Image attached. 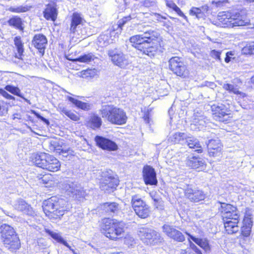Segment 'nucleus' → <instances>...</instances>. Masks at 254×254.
<instances>
[{"instance_id":"nucleus-1","label":"nucleus","mask_w":254,"mask_h":254,"mask_svg":"<svg viewBox=\"0 0 254 254\" xmlns=\"http://www.w3.org/2000/svg\"><path fill=\"white\" fill-rule=\"evenodd\" d=\"M140 28L138 26L137 29L143 33L131 36L129 41L131 46L142 55L152 58L156 55L160 47V44L158 41L160 35L156 30L148 29V25H144L143 29Z\"/></svg>"},{"instance_id":"nucleus-2","label":"nucleus","mask_w":254,"mask_h":254,"mask_svg":"<svg viewBox=\"0 0 254 254\" xmlns=\"http://www.w3.org/2000/svg\"><path fill=\"white\" fill-rule=\"evenodd\" d=\"M66 203L65 200L53 196L43 201V210L50 219H61L67 211L65 206Z\"/></svg>"},{"instance_id":"nucleus-3","label":"nucleus","mask_w":254,"mask_h":254,"mask_svg":"<svg viewBox=\"0 0 254 254\" xmlns=\"http://www.w3.org/2000/svg\"><path fill=\"white\" fill-rule=\"evenodd\" d=\"M125 223L123 221L105 218L100 223L101 233L112 240H117L125 231Z\"/></svg>"},{"instance_id":"nucleus-4","label":"nucleus","mask_w":254,"mask_h":254,"mask_svg":"<svg viewBox=\"0 0 254 254\" xmlns=\"http://www.w3.org/2000/svg\"><path fill=\"white\" fill-rule=\"evenodd\" d=\"M99 113L103 119L114 125H124L127 119L126 112L122 109L113 105H102Z\"/></svg>"},{"instance_id":"nucleus-5","label":"nucleus","mask_w":254,"mask_h":254,"mask_svg":"<svg viewBox=\"0 0 254 254\" xmlns=\"http://www.w3.org/2000/svg\"><path fill=\"white\" fill-rule=\"evenodd\" d=\"M0 237L5 247L11 251L20 247V242L15 229L6 223L0 225Z\"/></svg>"},{"instance_id":"nucleus-6","label":"nucleus","mask_w":254,"mask_h":254,"mask_svg":"<svg viewBox=\"0 0 254 254\" xmlns=\"http://www.w3.org/2000/svg\"><path fill=\"white\" fill-rule=\"evenodd\" d=\"M137 234L144 244L148 246H158L162 244L164 240L161 234L156 230L146 226L138 229Z\"/></svg>"},{"instance_id":"nucleus-7","label":"nucleus","mask_w":254,"mask_h":254,"mask_svg":"<svg viewBox=\"0 0 254 254\" xmlns=\"http://www.w3.org/2000/svg\"><path fill=\"white\" fill-rule=\"evenodd\" d=\"M100 180V189L108 193L114 192L119 184L118 177L111 170L101 172Z\"/></svg>"},{"instance_id":"nucleus-8","label":"nucleus","mask_w":254,"mask_h":254,"mask_svg":"<svg viewBox=\"0 0 254 254\" xmlns=\"http://www.w3.org/2000/svg\"><path fill=\"white\" fill-rule=\"evenodd\" d=\"M107 54L115 65L123 69L128 68L130 66L131 62L128 56L124 54L120 48H111L108 51Z\"/></svg>"},{"instance_id":"nucleus-9","label":"nucleus","mask_w":254,"mask_h":254,"mask_svg":"<svg viewBox=\"0 0 254 254\" xmlns=\"http://www.w3.org/2000/svg\"><path fill=\"white\" fill-rule=\"evenodd\" d=\"M60 187L69 196L80 200L84 197L85 192L80 185L72 179L66 178L61 181Z\"/></svg>"},{"instance_id":"nucleus-10","label":"nucleus","mask_w":254,"mask_h":254,"mask_svg":"<svg viewBox=\"0 0 254 254\" xmlns=\"http://www.w3.org/2000/svg\"><path fill=\"white\" fill-rule=\"evenodd\" d=\"M168 62L169 69L174 74L182 78H186L189 76V70L182 58L178 56L172 57Z\"/></svg>"},{"instance_id":"nucleus-11","label":"nucleus","mask_w":254,"mask_h":254,"mask_svg":"<svg viewBox=\"0 0 254 254\" xmlns=\"http://www.w3.org/2000/svg\"><path fill=\"white\" fill-rule=\"evenodd\" d=\"M217 203L220 205L218 209L219 212L221 214L223 220H233L235 221L239 219L240 216V211L236 206L220 201H218Z\"/></svg>"},{"instance_id":"nucleus-12","label":"nucleus","mask_w":254,"mask_h":254,"mask_svg":"<svg viewBox=\"0 0 254 254\" xmlns=\"http://www.w3.org/2000/svg\"><path fill=\"white\" fill-rule=\"evenodd\" d=\"M208 139L206 142L208 149V153L210 156L218 157L221 154L223 145L220 140L212 132H208L206 134Z\"/></svg>"},{"instance_id":"nucleus-13","label":"nucleus","mask_w":254,"mask_h":254,"mask_svg":"<svg viewBox=\"0 0 254 254\" xmlns=\"http://www.w3.org/2000/svg\"><path fill=\"white\" fill-rule=\"evenodd\" d=\"M211 109L214 120L225 124L229 122L231 118L230 110L225 105L213 104L211 106Z\"/></svg>"},{"instance_id":"nucleus-14","label":"nucleus","mask_w":254,"mask_h":254,"mask_svg":"<svg viewBox=\"0 0 254 254\" xmlns=\"http://www.w3.org/2000/svg\"><path fill=\"white\" fill-rule=\"evenodd\" d=\"M185 197L190 202L197 203L206 198V194L203 190L192 184H188L184 189Z\"/></svg>"},{"instance_id":"nucleus-15","label":"nucleus","mask_w":254,"mask_h":254,"mask_svg":"<svg viewBox=\"0 0 254 254\" xmlns=\"http://www.w3.org/2000/svg\"><path fill=\"white\" fill-rule=\"evenodd\" d=\"M162 232L169 238L177 242H184L185 237L181 231L176 229V226L165 224L162 226Z\"/></svg>"},{"instance_id":"nucleus-16","label":"nucleus","mask_w":254,"mask_h":254,"mask_svg":"<svg viewBox=\"0 0 254 254\" xmlns=\"http://www.w3.org/2000/svg\"><path fill=\"white\" fill-rule=\"evenodd\" d=\"M142 173L143 180L146 185H157V174L154 168L150 165H146L143 166Z\"/></svg>"},{"instance_id":"nucleus-17","label":"nucleus","mask_w":254,"mask_h":254,"mask_svg":"<svg viewBox=\"0 0 254 254\" xmlns=\"http://www.w3.org/2000/svg\"><path fill=\"white\" fill-rule=\"evenodd\" d=\"M94 140L96 146L104 150L114 151L118 149L117 144L109 138L96 135L94 138Z\"/></svg>"},{"instance_id":"nucleus-18","label":"nucleus","mask_w":254,"mask_h":254,"mask_svg":"<svg viewBox=\"0 0 254 254\" xmlns=\"http://www.w3.org/2000/svg\"><path fill=\"white\" fill-rule=\"evenodd\" d=\"M186 165L193 169L203 171L206 168V163L204 158L199 156H189L186 160Z\"/></svg>"},{"instance_id":"nucleus-19","label":"nucleus","mask_w":254,"mask_h":254,"mask_svg":"<svg viewBox=\"0 0 254 254\" xmlns=\"http://www.w3.org/2000/svg\"><path fill=\"white\" fill-rule=\"evenodd\" d=\"M44 17L47 20L55 21L58 16L57 4L54 0L50 1L46 4V8L43 11Z\"/></svg>"},{"instance_id":"nucleus-20","label":"nucleus","mask_w":254,"mask_h":254,"mask_svg":"<svg viewBox=\"0 0 254 254\" xmlns=\"http://www.w3.org/2000/svg\"><path fill=\"white\" fill-rule=\"evenodd\" d=\"M103 213L108 215L114 216L121 212V207L119 203L116 202H107L100 205Z\"/></svg>"},{"instance_id":"nucleus-21","label":"nucleus","mask_w":254,"mask_h":254,"mask_svg":"<svg viewBox=\"0 0 254 254\" xmlns=\"http://www.w3.org/2000/svg\"><path fill=\"white\" fill-rule=\"evenodd\" d=\"M32 43L42 55L44 54L48 44L47 39L44 35L43 34H35L33 37Z\"/></svg>"},{"instance_id":"nucleus-22","label":"nucleus","mask_w":254,"mask_h":254,"mask_svg":"<svg viewBox=\"0 0 254 254\" xmlns=\"http://www.w3.org/2000/svg\"><path fill=\"white\" fill-rule=\"evenodd\" d=\"M184 233L190 237V239H191L193 242L201 247L204 251L205 253L207 254L211 252V246L207 238H196L186 231Z\"/></svg>"},{"instance_id":"nucleus-23","label":"nucleus","mask_w":254,"mask_h":254,"mask_svg":"<svg viewBox=\"0 0 254 254\" xmlns=\"http://www.w3.org/2000/svg\"><path fill=\"white\" fill-rule=\"evenodd\" d=\"M14 207L15 209L23 212L24 214L30 216H34L35 211L33 208L22 199H18L14 204Z\"/></svg>"},{"instance_id":"nucleus-24","label":"nucleus","mask_w":254,"mask_h":254,"mask_svg":"<svg viewBox=\"0 0 254 254\" xmlns=\"http://www.w3.org/2000/svg\"><path fill=\"white\" fill-rule=\"evenodd\" d=\"M246 15L244 12L241 11H234L232 12L230 18V21H227L226 22L229 21L232 23L233 26H240L245 25L247 22L245 21Z\"/></svg>"},{"instance_id":"nucleus-25","label":"nucleus","mask_w":254,"mask_h":254,"mask_svg":"<svg viewBox=\"0 0 254 254\" xmlns=\"http://www.w3.org/2000/svg\"><path fill=\"white\" fill-rule=\"evenodd\" d=\"M48 155V153L44 152L33 153L30 157V160L33 164L43 169L44 165L46 164Z\"/></svg>"},{"instance_id":"nucleus-26","label":"nucleus","mask_w":254,"mask_h":254,"mask_svg":"<svg viewBox=\"0 0 254 254\" xmlns=\"http://www.w3.org/2000/svg\"><path fill=\"white\" fill-rule=\"evenodd\" d=\"M46 159V164L44 165L43 169H46L51 172H56L61 167L60 161L53 155L48 154Z\"/></svg>"},{"instance_id":"nucleus-27","label":"nucleus","mask_w":254,"mask_h":254,"mask_svg":"<svg viewBox=\"0 0 254 254\" xmlns=\"http://www.w3.org/2000/svg\"><path fill=\"white\" fill-rule=\"evenodd\" d=\"M189 133L181 132H176L170 135L168 141L173 144H180L185 145L187 143Z\"/></svg>"},{"instance_id":"nucleus-28","label":"nucleus","mask_w":254,"mask_h":254,"mask_svg":"<svg viewBox=\"0 0 254 254\" xmlns=\"http://www.w3.org/2000/svg\"><path fill=\"white\" fill-rule=\"evenodd\" d=\"M207 119L204 117L195 118L190 125V129L193 131H200L206 127Z\"/></svg>"},{"instance_id":"nucleus-29","label":"nucleus","mask_w":254,"mask_h":254,"mask_svg":"<svg viewBox=\"0 0 254 254\" xmlns=\"http://www.w3.org/2000/svg\"><path fill=\"white\" fill-rule=\"evenodd\" d=\"M83 18L81 14L77 12H73L71 18L70 31L71 33H75L76 29L79 28V25L82 24Z\"/></svg>"},{"instance_id":"nucleus-30","label":"nucleus","mask_w":254,"mask_h":254,"mask_svg":"<svg viewBox=\"0 0 254 254\" xmlns=\"http://www.w3.org/2000/svg\"><path fill=\"white\" fill-rule=\"evenodd\" d=\"M232 220H223L225 230L229 234L235 233L239 230V226L238 225L239 219L235 221Z\"/></svg>"},{"instance_id":"nucleus-31","label":"nucleus","mask_w":254,"mask_h":254,"mask_svg":"<svg viewBox=\"0 0 254 254\" xmlns=\"http://www.w3.org/2000/svg\"><path fill=\"white\" fill-rule=\"evenodd\" d=\"M102 124L101 118L98 115L95 114L90 116L87 122V127L93 129L100 128Z\"/></svg>"},{"instance_id":"nucleus-32","label":"nucleus","mask_w":254,"mask_h":254,"mask_svg":"<svg viewBox=\"0 0 254 254\" xmlns=\"http://www.w3.org/2000/svg\"><path fill=\"white\" fill-rule=\"evenodd\" d=\"M9 26L21 31L24 29L23 20L18 16H13L7 20Z\"/></svg>"},{"instance_id":"nucleus-33","label":"nucleus","mask_w":254,"mask_h":254,"mask_svg":"<svg viewBox=\"0 0 254 254\" xmlns=\"http://www.w3.org/2000/svg\"><path fill=\"white\" fill-rule=\"evenodd\" d=\"M208 10V6L204 5L201 7H192L190 10V14L195 16L198 19L203 18L205 16V13Z\"/></svg>"},{"instance_id":"nucleus-34","label":"nucleus","mask_w":254,"mask_h":254,"mask_svg":"<svg viewBox=\"0 0 254 254\" xmlns=\"http://www.w3.org/2000/svg\"><path fill=\"white\" fill-rule=\"evenodd\" d=\"M186 145H187L190 148H196L195 151L197 152L198 153L202 152V148L199 141L198 139L190 133L187 139V143Z\"/></svg>"},{"instance_id":"nucleus-35","label":"nucleus","mask_w":254,"mask_h":254,"mask_svg":"<svg viewBox=\"0 0 254 254\" xmlns=\"http://www.w3.org/2000/svg\"><path fill=\"white\" fill-rule=\"evenodd\" d=\"M14 45L16 47V50L17 51V54L19 57L18 58V61L17 64L21 65L22 64L21 56L23 55L24 52L23 43H22L21 37L20 36H16L14 39Z\"/></svg>"},{"instance_id":"nucleus-36","label":"nucleus","mask_w":254,"mask_h":254,"mask_svg":"<svg viewBox=\"0 0 254 254\" xmlns=\"http://www.w3.org/2000/svg\"><path fill=\"white\" fill-rule=\"evenodd\" d=\"M46 232L53 239L67 247L70 251L72 248L59 234L49 229H47Z\"/></svg>"},{"instance_id":"nucleus-37","label":"nucleus","mask_w":254,"mask_h":254,"mask_svg":"<svg viewBox=\"0 0 254 254\" xmlns=\"http://www.w3.org/2000/svg\"><path fill=\"white\" fill-rule=\"evenodd\" d=\"M67 99L72 103L76 107L85 111L90 109V105L87 103L83 102L72 97L67 96Z\"/></svg>"},{"instance_id":"nucleus-38","label":"nucleus","mask_w":254,"mask_h":254,"mask_svg":"<svg viewBox=\"0 0 254 254\" xmlns=\"http://www.w3.org/2000/svg\"><path fill=\"white\" fill-rule=\"evenodd\" d=\"M135 210V213L140 218L145 219L147 218L150 213V208L147 204H145L140 208H138Z\"/></svg>"},{"instance_id":"nucleus-39","label":"nucleus","mask_w":254,"mask_h":254,"mask_svg":"<svg viewBox=\"0 0 254 254\" xmlns=\"http://www.w3.org/2000/svg\"><path fill=\"white\" fill-rule=\"evenodd\" d=\"M4 89L12 94L20 97L26 102L29 101V100L24 97L23 94L21 93L20 89L17 86H15L11 84H8L4 87Z\"/></svg>"},{"instance_id":"nucleus-40","label":"nucleus","mask_w":254,"mask_h":254,"mask_svg":"<svg viewBox=\"0 0 254 254\" xmlns=\"http://www.w3.org/2000/svg\"><path fill=\"white\" fill-rule=\"evenodd\" d=\"M111 37L109 34H101L98 38V45L100 47H106L112 43Z\"/></svg>"},{"instance_id":"nucleus-41","label":"nucleus","mask_w":254,"mask_h":254,"mask_svg":"<svg viewBox=\"0 0 254 254\" xmlns=\"http://www.w3.org/2000/svg\"><path fill=\"white\" fill-rule=\"evenodd\" d=\"M131 203L134 211L137 210V208L142 207L143 205L146 204V203L137 195L132 196Z\"/></svg>"},{"instance_id":"nucleus-42","label":"nucleus","mask_w":254,"mask_h":254,"mask_svg":"<svg viewBox=\"0 0 254 254\" xmlns=\"http://www.w3.org/2000/svg\"><path fill=\"white\" fill-rule=\"evenodd\" d=\"M96 57L92 53L83 54L75 59L76 61L80 63H89L93 61Z\"/></svg>"},{"instance_id":"nucleus-43","label":"nucleus","mask_w":254,"mask_h":254,"mask_svg":"<svg viewBox=\"0 0 254 254\" xmlns=\"http://www.w3.org/2000/svg\"><path fill=\"white\" fill-rule=\"evenodd\" d=\"M32 8V6L28 5H21L16 6H10L8 10L14 13H23L29 11Z\"/></svg>"},{"instance_id":"nucleus-44","label":"nucleus","mask_w":254,"mask_h":254,"mask_svg":"<svg viewBox=\"0 0 254 254\" xmlns=\"http://www.w3.org/2000/svg\"><path fill=\"white\" fill-rule=\"evenodd\" d=\"M156 5V0H145L140 2L139 7H144L147 8L155 7Z\"/></svg>"},{"instance_id":"nucleus-45","label":"nucleus","mask_w":254,"mask_h":254,"mask_svg":"<svg viewBox=\"0 0 254 254\" xmlns=\"http://www.w3.org/2000/svg\"><path fill=\"white\" fill-rule=\"evenodd\" d=\"M223 88L225 90L229 91L230 93H233L237 95L241 94V92L239 91L233 84L225 83L223 85Z\"/></svg>"},{"instance_id":"nucleus-46","label":"nucleus","mask_w":254,"mask_h":254,"mask_svg":"<svg viewBox=\"0 0 254 254\" xmlns=\"http://www.w3.org/2000/svg\"><path fill=\"white\" fill-rule=\"evenodd\" d=\"M132 20L131 14L124 16L118 21V27L122 30L123 27Z\"/></svg>"},{"instance_id":"nucleus-47","label":"nucleus","mask_w":254,"mask_h":254,"mask_svg":"<svg viewBox=\"0 0 254 254\" xmlns=\"http://www.w3.org/2000/svg\"><path fill=\"white\" fill-rule=\"evenodd\" d=\"M8 113V107L3 101L0 100V117L6 116Z\"/></svg>"},{"instance_id":"nucleus-48","label":"nucleus","mask_w":254,"mask_h":254,"mask_svg":"<svg viewBox=\"0 0 254 254\" xmlns=\"http://www.w3.org/2000/svg\"><path fill=\"white\" fill-rule=\"evenodd\" d=\"M245 54H254V42L247 44L243 49Z\"/></svg>"},{"instance_id":"nucleus-49","label":"nucleus","mask_w":254,"mask_h":254,"mask_svg":"<svg viewBox=\"0 0 254 254\" xmlns=\"http://www.w3.org/2000/svg\"><path fill=\"white\" fill-rule=\"evenodd\" d=\"M131 16L132 20H136L135 22H141L144 21L145 20V17L144 16L145 13L143 12H139V13H131Z\"/></svg>"},{"instance_id":"nucleus-50","label":"nucleus","mask_w":254,"mask_h":254,"mask_svg":"<svg viewBox=\"0 0 254 254\" xmlns=\"http://www.w3.org/2000/svg\"><path fill=\"white\" fill-rule=\"evenodd\" d=\"M31 113L32 114H33L37 119L40 120L41 121L43 122L44 123H45L47 125H49L50 124L49 121L41 116L40 114L38 113L37 111L35 110H31Z\"/></svg>"},{"instance_id":"nucleus-51","label":"nucleus","mask_w":254,"mask_h":254,"mask_svg":"<svg viewBox=\"0 0 254 254\" xmlns=\"http://www.w3.org/2000/svg\"><path fill=\"white\" fill-rule=\"evenodd\" d=\"M242 234L245 237L249 236L252 231V227L242 225L241 227Z\"/></svg>"},{"instance_id":"nucleus-52","label":"nucleus","mask_w":254,"mask_h":254,"mask_svg":"<svg viewBox=\"0 0 254 254\" xmlns=\"http://www.w3.org/2000/svg\"><path fill=\"white\" fill-rule=\"evenodd\" d=\"M0 94L5 98L8 100H15V97L7 93V91L4 88H0Z\"/></svg>"},{"instance_id":"nucleus-53","label":"nucleus","mask_w":254,"mask_h":254,"mask_svg":"<svg viewBox=\"0 0 254 254\" xmlns=\"http://www.w3.org/2000/svg\"><path fill=\"white\" fill-rule=\"evenodd\" d=\"M50 144L51 146L53 147L54 150L56 151L57 153H59V151H61L64 149V148H62V146L60 145L59 142L56 141H52L50 142Z\"/></svg>"},{"instance_id":"nucleus-54","label":"nucleus","mask_w":254,"mask_h":254,"mask_svg":"<svg viewBox=\"0 0 254 254\" xmlns=\"http://www.w3.org/2000/svg\"><path fill=\"white\" fill-rule=\"evenodd\" d=\"M234 52L233 51H229L226 53V57L225 58V62L227 63H229L232 60L235 59L234 57Z\"/></svg>"},{"instance_id":"nucleus-55","label":"nucleus","mask_w":254,"mask_h":254,"mask_svg":"<svg viewBox=\"0 0 254 254\" xmlns=\"http://www.w3.org/2000/svg\"><path fill=\"white\" fill-rule=\"evenodd\" d=\"M65 115L74 121H77L79 119V118L76 114L68 110L65 113Z\"/></svg>"},{"instance_id":"nucleus-56","label":"nucleus","mask_w":254,"mask_h":254,"mask_svg":"<svg viewBox=\"0 0 254 254\" xmlns=\"http://www.w3.org/2000/svg\"><path fill=\"white\" fill-rule=\"evenodd\" d=\"M228 2V0H212L211 3L215 5L216 7H220L224 6Z\"/></svg>"},{"instance_id":"nucleus-57","label":"nucleus","mask_w":254,"mask_h":254,"mask_svg":"<svg viewBox=\"0 0 254 254\" xmlns=\"http://www.w3.org/2000/svg\"><path fill=\"white\" fill-rule=\"evenodd\" d=\"M173 10L175 11L178 15L182 17L185 20H186V21H188V17L184 14L183 11L178 6H176Z\"/></svg>"},{"instance_id":"nucleus-58","label":"nucleus","mask_w":254,"mask_h":254,"mask_svg":"<svg viewBox=\"0 0 254 254\" xmlns=\"http://www.w3.org/2000/svg\"><path fill=\"white\" fill-rule=\"evenodd\" d=\"M242 225L249 226L252 227L253 221L252 219L249 218L248 217H244Z\"/></svg>"},{"instance_id":"nucleus-59","label":"nucleus","mask_w":254,"mask_h":254,"mask_svg":"<svg viewBox=\"0 0 254 254\" xmlns=\"http://www.w3.org/2000/svg\"><path fill=\"white\" fill-rule=\"evenodd\" d=\"M151 197L155 202L154 205L156 206L157 208H158V205H160V203H162V202L161 198H160L159 197L156 196L155 194H154L153 195L151 194Z\"/></svg>"},{"instance_id":"nucleus-60","label":"nucleus","mask_w":254,"mask_h":254,"mask_svg":"<svg viewBox=\"0 0 254 254\" xmlns=\"http://www.w3.org/2000/svg\"><path fill=\"white\" fill-rule=\"evenodd\" d=\"M211 54L212 58L215 59L217 60H221V52H220L219 51H216L215 50H213L211 51Z\"/></svg>"},{"instance_id":"nucleus-61","label":"nucleus","mask_w":254,"mask_h":254,"mask_svg":"<svg viewBox=\"0 0 254 254\" xmlns=\"http://www.w3.org/2000/svg\"><path fill=\"white\" fill-rule=\"evenodd\" d=\"M70 153H71V150L69 149H67V150L64 149L62 151H59V153L60 154V155H62L63 157H65V158H67V157L68 156L69 154H70Z\"/></svg>"},{"instance_id":"nucleus-62","label":"nucleus","mask_w":254,"mask_h":254,"mask_svg":"<svg viewBox=\"0 0 254 254\" xmlns=\"http://www.w3.org/2000/svg\"><path fill=\"white\" fill-rule=\"evenodd\" d=\"M202 86H205L213 89L217 86L216 84L214 82L208 81H205L204 83L202 84Z\"/></svg>"},{"instance_id":"nucleus-63","label":"nucleus","mask_w":254,"mask_h":254,"mask_svg":"<svg viewBox=\"0 0 254 254\" xmlns=\"http://www.w3.org/2000/svg\"><path fill=\"white\" fill-rule=\"evenodd\" d=\"M153 15L155 16V18L156 20L159 22H163L162 19H166L167 18L165 16H162L161 14L157 13H153Z\"/></svg>"},{"instance_id":"nucleus-64","label":"nucleus","mask_w":254,"mask_h":254,"mask_svg":"<svg viewBox=\"0 0 254 254\" xmlns=\"http://www.w3.org/2000/svg\"><path fill=\"white\" fill-rule=\"evenodd\" d=\"M188 239L189 244V246H190V251H192V250L196 249L197 246L194 243H192V241L191 239H190V237L188 236Z\"/></svg>"}]
</instances>
